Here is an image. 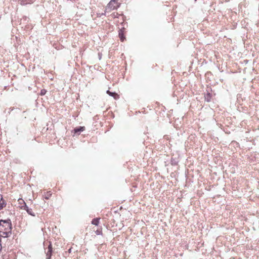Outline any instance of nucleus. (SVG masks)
<instances>
[{
    "label": "nucleus",
    "instance_id": "39448f33",
    "mask_svg": "<svg viewBox=\"0 0 259 259\" xmlns=\"http://www.w3.org/2000/svg\"><path fill=\"white\" fill-rule=\"evenodd\" d=\"M6 205V201L3 199V196L0 195V210Z\"/></svg>",
    "mask_w": 259,
    "mask_h": 259
},
{
    "label": "nucleus",
    "instance_id": "0eeeda50",
    "mask_svg": "<svg viewBox=\"0 0 259 259\" xmlns=\"http://www.w3.org/2000/svg\"><path fill=\"white\" fill-rule=\"evenodd\" d=\"M85 127L84 126H80L78 128H74V134H77L79 135L80 132H82L84 130Z\"/></svg>",
    "mask_w": 259,
    "mask_h": 259
},
{
    "label": "nucleus",
    "instance_id": "f257e3e1",
    "mask_svg": "<svg viewBox=\"0 0 259 259\" xmlns=\"http://www.w3.org/2000/svg\"><path fill=\"white\" fill-rule=\"evenodd\" d=\"M0 237H7L12 234V224L10 219L0 220Z\"/></svg>",
    "mask_w": 259,
    "mask_h": 259
},
{
    "label": "nucleus",
    "instance_id": "20e7f679",
    "mask_svg": "<svg viewBox=\"0 0 259 259\" xmlns=\"http://www.w3.org/2000/svg\"><path fill=\"white\" fill-rule=\"evenodd\" d=\"M52 247L51 244L50 243V245H49L48 248V250L46 252V256H47L46 258L47 259L51 258V257L52 255Z\"/></svg>",
    "mask_w": 259,
    "mask_h": 259
},
{
    "label": "nucleus",
    "instance_id": "7ed1b4c3",
    "mask_svg": "<svg viewBox=\"0 0 259 259\" xmlns=\"http://www.w3.org/2000/svg\"><path fill=\"white\" fill-rule=\"evenodd\" d=\"M19 207L21 209L25 210L29 214H30V215H31L32 216H33V217L35 216V213L33 212L32 209L31 208H29L27 206V205H21V206H20Z\"/></svg>",
    "mask_w": 259,
    "mask_h": 259
},
{
    "label": "nucleus",
    "instance_id": "9d476101",
    "mask_svg": "<svg viewBox=\"0 0 259 259\" xmlns=\"http://www.w3.org/2000/svg\"><path fill=\"white\" fill-rule=\"evenodd\" d=\"M18 204H19V206H21V205H26V203L25 202V201H24L23 199H22V198H19L18 200Z\"/></svg>",
    "mask_w": 259,
    "mask_h": 259
},
{
    "label": "nucleus",
    "instance_id": "9b49d317",
    "mask_svg": "<svg viewBox=\"0 0 259 259\" xmlns=\"http://www.w3.org/2000/svg\"><path fill=\"white\" fill-rule=\"evenodd\" d=\"M205 100L207 102H209L210 100V94H208L205 97Z\"/></svg>",
    "mask_w": 259,
    "mask_h": 259
},
{
    "label": "nucleus",
    "instance_id": "f8f14e48",
    "mask_svg": "<svg viewBox=\"0 0 259 259\" xmlns=\"http://www.w3.org/2000/svg\"><path fill=\"white\" fill-rule=\"evenodd\" d=\"M51 194H50V193H48L47 195L45 196V198L46 199H48L49 198V197L51 196Z\"/></svg>",
    "mask_w": 259,
    "mask_h": 259
},
{
    "label": "nucleus",
    "instance_id": "1a4fd4ad",
    "mask_svg": "<svg viewBox=\"0 0 259 259\" xmlns=\"http://www.w3.org/2000/svg\"><path fill=\"white\" fill-rule=\"evenodd\" d=\"M99 220L100 219L98 218L94 219L92 221V224L95 226H98L99 223Z\"/></svg>",
    "mask_w": 259,
    "mask_h": 259
},
{
    "label": "nucleus",
    "instance_id": "f03ea898",
    "mask_svg": "<svg viewBox=\"0 0 259 259\" xmlns=\"http://www.w3.org/2000/svg\"><path fill=\"white\" fill-rule=\"evenodd\" d=\"M120 6V4L116 0H111L105 8V12H109L112 10H116Z\"/></svg>",
    "mask_w": 259,
    "mask_h": 259
},
{
    "label": "nucleus",
    "instance_id": "423d86ee",
    "mask_svg": "<svg viewBox=\"0 0 259 259\" xmlns=\"http://www.w3.org/2000/svg\"><path fill=\"white\" fill-rule=\"evenodd\" d=\"M106 93L109 96L113 97L115 99H117L119 98V95L115 92H111L109 90H108L107 91Z\"/></svg>",
    "mask_w": 259,
    "mask_h": 259
},
{
    "label": "nucleus",
    "instance_id": "6e6552de",
    "mask_svg": "<svg viewBox=\"0 0 259 259\" xmlns=\"http://www.w3.org/2000/svg\"><path fill=\"white\" fill-rule=\"evenodd\" d=\"M118 34H119V36L120 37L121 41H123V40L125 39V37H124V35H123V32L121 30H119Z\"/></svg>",
    "mask_w": 259,
    "mask_h": 259
},
{
    "label": "nucleus",
    "instance_id": "4468645a",
    "mask_svg": "<svg viewBox=\"0 0 259 259\" xmlns=\"http://www.w3.org/2000/svg\"><path fill=\"white\" fill-rule=\"evenodd\" d=\"M68 252L69 253H70L71 252V248H70L69 250H68Z\"/></svg>",
    "mask_w": 259,
    "mask_h": 259
},
{
    "label": "nucleus",
    "instance_id": "ddd939ff",
    "mask_svg": "<svg viewBox=\"0 0 259 259\" xmlns=\"http://www.w3.org/2000/svg\"><path fill=\"white\" fill-rule=\"evenodd\" d=\"M46 93V91L45 90H41L40 92L41 95H44Z\"/></svg>",
    "mask_w": 259,
    "mask_h": 259
}]
</instances>
